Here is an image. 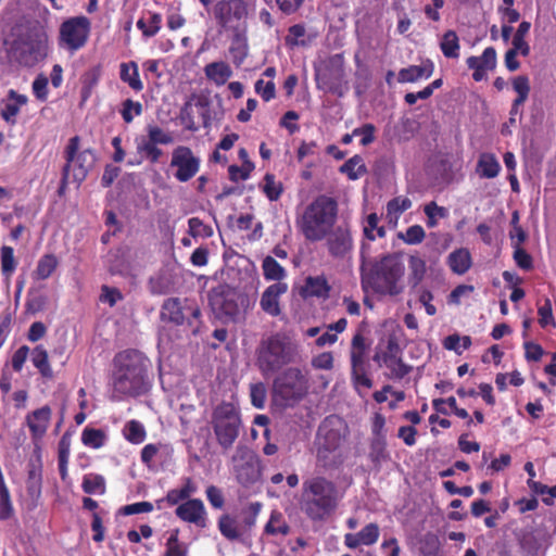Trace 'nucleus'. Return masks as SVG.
<instances>
[{"instance_id":"nucleus-1","label":"nucleus","mask_w":556,"mask_h":556,"mask_svg":"<svg viewBox=\"0 0 556 556\" xmlns=\"http://www.w3.org/2000/svg\"><path fill=\"white\" fill-rule=\"evenodd\" d=\"M112 399L138 396L148 389L150 361L138 350L128 349L117 353L113 359Z\"/></svg>"},{"instance_id":"nucleus-2","label":"nucleus","mask_w":556,"mask_h":556,"mask_svg":"<svg viewBox=\"0 0 556 556\" xmlns=\"http://www.w3.org/2000/svg\"><path fill=\"white\" fill-rule=\"evenodd\" d=\"M405 266L396 254H387L379 260L363 261L361 285L365 292L396 296L404 291Z\"/></svg>"},{"instance_id":"nucleus-3","label":"nucleus","mask_w":556,"mask_h":556,"mask_svg":"<svg viewBox=\"0 0 556 556\" xmlns=\"http://www.w3.org/2000/svg\"><path fill=\"white\" fill-rule=\"evenodd\" d=\"M337 214V201L327 195H318L305 207L296 220V226L307 241H321L332 229Z\"/></svg>"},{"instance_id":"nucleus-4","label":"nucleus","mask_w":556,"mask_h":556,"mask_svg":"<svg viewBox=\"0 0 556 556\" xmlns=\"http://www.w3.org/2000/svg\"><path fill=\"white\" fill-rule=\"evenodd\" d=\"M338 502V490L326 478L314 477L303 482L301 508L312 520H323L337 508Z\"/></svg>"},{"instance_id":"nucleus-5","label":"nucleus","mask_w":556,"mask_h":556,"mask_svg":"<svg viewBox=\"0 0 556 556\" xmlns=\"http://www.w3.org/2000/svg\"><path fill=\"white\" fill-rule=\"evenodd\" d=\"M208 305L220 321L239 323L250 305L248 296L236 288L220 283L207 292Z\"/></svg>"},{"instance_id":"nucleus-6","label":"nucleus","mask_w":556,"mask_h":556,"mask_svg":"<svg viewBox=\"0 0 556 556\" xmlns=\"http://www.w3.org/2000/svg\"><path fill=\"white\" fill-rule=\"evenodd\" d=\"M296 356L295 344L285 334L276 333L261 342L257 366L264 375L274 374L293 363Z\"/></svg>"},{"instance_id":"nucleus-7","label":"nucleus","mask_w":556,"mask_h":556,"mask_svg":"<svg viewBox=\"0 0 556 556\" xmlns=\"http://www.w3.org/2000/svg\"><path fill=\"white\" fill-rule=\"evenodd\" d=\"M201 309L188 298H168L161 305L160 319L174 326H188L193 334L199 332Z\"/></svg>"},{"instance_id":"nucleus-8","label":"nucleus","mask_w":556,"mask_h":556,"mask_svg":"<svg viewBox=\"0 0 556 556\" xmlns=\"http://www.w3.org/2000/svg\"><path fill=\"white\" fill-rule=\"evenodd\" d=\"M216 440L224 451L232 447L239 437L241 419L233 404L223 402L214 407L211 417Z\"/></svg>"},{"instance_id":"nucleus-9","label":"nucleus","mask_w":556,"mask_h":556,"mask_svg":"<svg viewBox=\"0 0 556 556\" xmlns=\"http://www.w3.org/2000/svg\"><path fill=\"white\" fill-rule=\"evenodd\" d=\"M308 382L299 368H288L273 384L274 400L281 406H291L307 393Z\"/></svg>"},{"instance_id":"nucleus-10","label":"nucleus","mask_w":556,"mask_h":556,"mask_svg":"<svg viewBox=\"0 0 556 556\" xmlns=\"http://www.w3.org/2000/svg\"><path fill=\"white\" fill-rule=\"evenodd\" d=\"M79 149V137L70 139L65 151L66 164L63 167L64 180L73 176V181L79 186L88 175L96 162V156L91 150H84L77 153Z\"/></svg>"},{"instance_id":"nucleus-11","label":"nucleus","mask_w":556,"mask_h":556,"mask_svg":"<svg viewBox=\"0 0 556 556\" xmlns=\"http://www.w3.org/2000/svg\"><path fill=\"white\" fill-rule=\"evenodd\" d=\"M317 87L326 92L343 97L349 90L345 80L344 59L341 54H334L326 64L325 68L316 74Z\"/></svg>"},{"instance_id":"nucleus-12","label":"nucleus","mask_w":556,"mask_h":556,"mask_svg":"<svg viewBox=\"0 0 556 556\" xmlns=\"http://www.w3.org/2000/svg\"><path fill=\"white\" fill-rule=\"evenodd\" d=\"M238 482L244 486L255 483L261 477L258 456L247 445H238L231 457Z\"/></svg>"},{"instance_id":"nucleus-13","label":"nucleus","mask_w":556,"mask_h":556,"mask_svg":"<svg viewBox=\"0 0 556 556\" xmlns=\"http://www.w3.org/2000/svg\"><path fill=\"white\" fill-rule=\"evenodd\" d=\"M247 15L248 5L244 0H219L214 7L215 20L226 31L237 33Z\"/></svg>"},{"instance_id":"nucleus-14","label":"nucleus","mask_w":556,"mask_h":556,"mask_svg":"<svg viewBox=\"0 0 556 556\" xmlns=\"http://www.w3.org/2000/svg\"><path fill=\"white\" fill-rule=\"evenodd\" d=\"M90 31V22L86 16H76L65 21L60 28L62 41L71 49L81 48Z\"/></svg>"},{"instance_id":"nucleus-15","label":"nucleus","mask_w":556,"mask_h":556,"mask_svg":"<svg viewBox=\"0 0 556 556\" xmlns=\"http://www.w3.org/2000/svg\"><path fill=\"white\" fill-rule=\"evenodd\" d=\"M325 239L329 254L337 260L348 257L354 247L351 229L348 224L332 227Z\"/></svg>"},{"instance_id":"nucleus-16","label":"nucleus","mask_w":556,"mask_h":556,"mask_svg":"<svg viewBox=\"0 0 556 556\" xmlns=\"http://www.w3.org/2000/svg\"><path fill=\"white\" fill-rule=\"evenodd\" d=\"M170 166L177 168L176 179L186 182L198 173L200 160L193 155L190 148L181 146L174 150Z\"/></svg>"},{"instance_id":"nucleus-17","label":"nucleus","mask_w":556,"mask_h":556,"mask_svg":"<svg viewBox=\"0 0 556 556\" xmlns=\"http://www.w3.org/2000/svg\"><path fill=\"white\" fill-rule=\"evenodd\" d=\"M176 515L181 520L194 523L200 528L206 527V511L204 504L199 498L188 500L176 508Z\"/></svg>"},{"instance_id":"nucleus-18","label":"nucleus","mask_w":556,"mask_h":556,"mask_svg":"<svg viewBox=\"0 0 556 556\" xmlns=\"http://www.w3.org/2000/svg\"><path fill=\"white\" fill-rule=\"evenodd\" d=\"M287 285L277 282L270 285L262 294L260 305L270 316H278L281 313L279 296L287 292Z\"/></svg>"},{"instance_id":"nucleus-19","label":"nucleus","mask_w":556,"mask_h":556,"mask_svg":"<svg viewBox=\"0 0 556 556\" xmlns=\"http://www.w3.org/2000/svg\"><path fill=\"white\" fill-rule=\"evenodd\" d=\"M379 534V526L371 522L357 533H346L344 535V543L349 548H356L359 545H372L378 541Z\"/></svg>"},{"instance_id":"nucleus-20","label":"nucleus","mask_w":556,"mask_h":556,"mask_svg":"<svg viewBox=\"0 0 556 556\" xmlns=\"http://www.w3.org/2000/svg\"><path fill=\"white\" fill-rule=\"evenodd\" d=\"M51 418V408L42 406L26 417V424L31 432L33 439L37 440L45 435Z\"/></svg>"},{"instance_id":"nucleus-21","label":"nucleus","mask_w":556,"mask_h":556,"mask_svg":"<svg viewBox=\"0 0 556 556\" xmlns=\"http://www.w3.org/2000/svg\"><path fill=\"white\" fill-rule=\"evenodd\" d=\"M434 65L430 60H426L421 65H410L399 72L400 83H415L418 79L429 78L433 74Z\"/></svg>"},{"instance_id":"nucleus-22","label":"nucleus","mask_w":556,"mask_h":556,"mask_svg":"<svg viewBox=\"0 0 556 556\" xmlns=\"http://www.w3.org/2000/svg\"><path fill=\"white\" fill-rule=\"evenodd\" d=\"M447 264L453 273L457 275L466 274L472 264L469 250L466 248L456 249L447 256Z\"/></svg>"},{"instance_id":"nucleus-23","label":"nucleus","mask_w":556,"mask_h":556,"mask_svg":"<svg viewBox=\"0 0 556 556\" xmlns=\"http://www.w3.org/2000/svg\"><path fill=\"white\" fill-rule=\"evenodd\" d=\"M501 169V165L492 153H482L477 162L476 172L481 178H495Z\"/></svg>"},{"instance_id":"nucleus-24","label":"nucleus","mask_w":556,"mask_h":556,"mask_svg":"<svg viewBox=\"0 0 556 556\" xmlns=\"http://www.w3.org/2000/svg\"><path fill=\"white\" fill-rule=\"evenodd\" d=\"M27 493L31 500L37 501L41 494L42 469L40 464L30 462L28 464Z\"/></svg>"},{"instance_id":"nucleus-25","label":"nucleus","mask_w":556,"mask_h":556,"mask_svg":"<svg viewBox=\"0 0 556 556\" xmlns=\"http://www.w3.org/2000/svg\"><path fill=\"white\" fill-rule=\"evenodd\" d=\"M329 292V286L324 277H307L305 285L301 288V295L307 296H327Z\"/></svg>"},{"instance_id":"nucleus-26","label":"nucleus","mask_w":556,"mask_h":556,"mask_svg":"<svg viewBox=\"0 0 556 556\" xmlns=\"http://www.w3.org/2000/svg\"><path fill=\"white\" fill-rule=\"evenodd\" d=\"M205 75L216 85H224L232 75L230 66L225 62H213L205 66Z\"/></svg>"},{"instance_id":"nucleus-27","label":"nucleus","mask_w":556,"mask_h":556,"mask_svg":"<svg viewBox=\"0 0 556 556\" xmlns=\"http://www.w3.org/2000/svg\"><path fill=\"white\" fill-rule=\"evenodd\" d=\"M121 79L128 84V86L135 91H141L143 84L139 78L138 65L136 62L122 63L121 64Z\"/></svg>"},{"instance_id":"nucleus-28","label":"nucleus","mask_w":556,"mask_h":556,"mask_svg":"<svg viewBox=\"0 0 556 556\" xmlns=\"http://www.w3.org/2000/svg\"><path fill=\"white\" fill-rule=\"evenodd\" d=\"M10 99H14L15 102H7L1 109V117L11 124H15L14 117L20 112V105L26 103L27 99L25 96L17 94L14 90L9 91Z\"/></svg>"},{"instance_id":"nucleus-29","label":"nucleus","mask_w":556,"mask_h":556,"mask_svg":"<svg viewBox=\"0 0 556 556\" xmlns=\"http://www.w3.org/2000/svg\"><path fill=\"white\" fill-rule=\"evenodd\" d=\"M339 170L340 173L345 174L351 180H356L367 173L363 157L359 155H354L349 159L340 166Z\"/></svg>"},{"instance_id":"nucleus-30","label":"nucleus","mask_w":556,"mask_h":556,"mask_svg":"<svg viewBox=\"0 0 556 556\" xmlns=\"http://www.w3.org/2000/svg\"><path fill=\"white\" fill-rule=\"evenodd\" d=\"M440 48L444 56L457 59L459 56V39L454 30H447L440 42Z\"/></svg>"},{"instance_id":"nucleus-31","label":"nucleus","mask_w":556,"mask_h":556,"mask_svg":"<svg viewBox=\"0 0 556 556\" xmlns=\"http://www.w3.org/2000/svg\"><path fill=\"white\" fill-rule=\"evenodd\" d=\"M262 268L267 280L280 281L286 276L285 268L271 256H266L263 260Z\"/></svg>"},{"instance_id":"nucleus-32","label":"nucleus","mask_w":556,"mask_h":556,"mask_svg":"<svg viewBox=\"0 0 556 556\" xmlns=\"http://www.w3.org/2000/svg\"><path fill=\"white\" fill-rule=\"evenodd\" d=\"M306 28L303 24H295L289 27L288 35L285 37V43L289 48L305 47L308 41L305 40Z\"/></svg>"},{"instance_id":"nucleus-33","label":"nucleus","mask_w":556,"mask_h":556,"mask_svg":"<svg viewBox=\"0 0 556 556\" xmlns=\"http://www.w3.org/2000/svg\"><path fill=\"white\" fill-rule=\"evenodd\" d=\"M31 362L43 377H52L53 374L49 365L48 353L41 345H38L33 350Z\"/></svg>"},{"instance_id":"nucleus-34","label":"nucleus","mask_w":556,"mask_h":556,"mask_svg":"<svg viewBox=\"0 0 556 556\" xmlns=\"http://www.w3.org/2000/svg\"><path fill=\"white\" fill-rule=\"evenodd\" d=\"M531 28L530 22L523 21L519 24L515 35L513 36L511 45L518 50H521V55L527 56L530 53V46L525 40Z\"/></svg>"},{"instance_id":"nucleus-35","label":"nucleus","mask_w":556,"mask_h":556,"mask_svg":"<svg viewBox=\"0 0 556 556\" xmlns=\"http://www.w3.org/2000/svg\"><path fill=\"white\" fill-rule=\"evenodd\" d=\"M369 457L375 464L387 460L389 455L387 452V442L384 435L374 437L370 443Z\"/></svg>"},{"instance_id":"nucleus-36","label":"nucleus","mask_w":556,"mask_h":556,"mask_svg":"<svg viewBox=\"0 0 556 556\" xmlns=\"http://www.w3.org/2000/svg\"><path fill=\"white\" fill-rule=\"evenodd\" d=\"M195 484L191 481L190 478H187L185 485L180 490L173 489L167 493L166 501L170 505H176L180 501L189 498L192 494L195 493Z\"/></svg>"},{"instance_id":"nucleus-37","label":"nucleus","mask_w":556,"mask_h":556,"mask_svg":"<svg viewBox=\"0 0 556 556\" xmlns=\"http://www.w3.org/2000/svg\"><path fill=\"white\" fill-rule=\"evenodd\" d=\"M83 491L87 494H104L105 480L100 475H86L81 483Z\"/></svg>"},{"instance_id":"nucleus-38","label":"nucleus","mask_w":556,"mask_h":556,"mask_svg":"<svg viewBox=\"0 0 556 556\" xmlns=\"http://www.w3.org/2000/svg\"><path fill=\"white\" fill-rule=\"evenodd\" d=\"M409 278L408 281L413 288L417 287L425 277L426 274V263L418 256L409 257Z\"/></svg>"},{"instance_id":"nucleus-39","label":"nucleus","mask_w":556,"mask_h":556,"mask_svg":"<svg viewBox=\"0 0 556 556\" xmlns=\"http://www.w3.org/2000/svg\"><path fill=\"white\" fill-rule=\"evenodd\" d=\"M99 80V72L96 68H92L86 72L81 77V91H80V104H84L91 96L92 89L98 84Z\"/></svg>"},{"instance_id":"nucleus-40","label":"nucleus","mask_w":556,"mask_h":556,"mask_svg":"<svg viewBox=\"0 0 556 556\" xmlns=\"http://www.w3.org/2000/svg\"><path fill=\"white\" fill-rule=\"evenodd\" d=\"M124 434L125 438L134 444L142 443L146 439L144 427L137 420H130L126 424Z\"/></svg>"},{"instance_id":"nucleus-41","label":"nucleus","mask_w":556,"mask_h":556,"mask_svg":"<svg viewBox=\"0 0 556 556\" xmlns=\"http://www.w3.org/2000/svg\"><path fill=\"white\" fill-rule=\"evenodd\" d=\"M424 212L427 216V226L433 228L438 225L439 218L447 217V210L443 206H439L437 202L431 201L424 207Z\"/></svg>"},{"instance_id":"nucleus-42","label":"nucleus","mask_w":556,"mask_h":556,"mask_svg":"<svg viewBox=\"0 0 556 556\" xmlns=\"http://www.w3.org/2000/svg\"><path fill=\"white\" fill-rule=\"evenodd\" d=\"M70 456V441L64 434L59 442V471L62 480L67 477V463Z\"/></svg>"},{"instance_id":"nucleus-43","label":"nucleus","mask_w":556,"mask_h":556,"mask_svg":"<svg viewBox=\"0 0 556 556\" xmlns=\"http://www.w3.org/2000/svg\"><path fill=\"white\" fill-rule=\"evenodd\" d=\"M104 432L100 429L86 428L81 434V441L85 445L99 448L104 443Z\"/></svg>"},{"instance_id":"nucleus-44","label":"nucleus","mask_w":556,"mask_h":556,"mask_svg":"<svg viewBox=\"0 0 556 556\" xmlns=\"http://www.w3.org/2000/svg\"><path fill=\"white\" fill-rule=\"evenodd\" d=\"M379 218L377 214H369L367 217V224L364 227V235L369 240H375L376 238H383L386 236L384 227L378 226Z\"/></svg>"},{"instance_id":"nucleus-45","label":"nucleus","mask_w":556,"mask_h":556,"mask_svg":"<svg viewBox=\"0 0 556 556\" xmlns=\"http://www.w3.org/2000/svg\"><path fill=\"white\" fill-rule=\"evenodd\" d=\"M264 193L270 201H277L280 198L283 190L281 182L276 181L275 176L271 174H266L264 177Z\"/></svg>"},{"instance_id":"nucleus-46","label":"nucleus","mask_w":556,"mask_h":556,"mask_svg":"<svg viewBox=\"0 0 556 556\" xmlns=\"http://www.w3.org/2000/svg\"><path fill=\"white\" fill-rule=\"evenodd\" d=\"M386 366L391 370V377L395 379H402L412 371V366L406 365L401 356L388 358Z\"/></svg>"},{"instance_id":"nucleus-47","label":"nucleus","mask_w":556,"mask_h":556,"mask_svg":"<svg viewBox=\"0 0 556 556\" xmlns=\"http://www.w3.org/2000/svg\"><path fill=\"white\" fill-rule=\"evenodd\" d=\"M179 530H174L166 542L165 556H187V548L179 543Z\"/></svg>"},{"instance_id":"nucleus-48","label":"nucleus","mask_w":556,"mask_h":556,"mask_svg":"<svg viewBox=\"0 0 556 556\" xmlns=\"http://www.w3.org/2000/svg\"><path fill=\"white\" fill-rule=\"evenodd\" d=\"M122 106L121 114L124 122L127 124L131 123L135 116H139L142 113V104L131 99H126Z\"/></svg>"},{"instance_id":"nucleus-49","label":"nucleus","mask_w":556,"mask_h":556,"mask_svg":"<svg viewBox=\"0 0 556 556\" xmlns=\"http://www.w3.org/2000/svg\"><path fill=\"white\" fill-rule=\"evenodd\" d=\"M218 528L222 534L229 540H236L239 538L236 521L228 515H223L219 518Z\"/></svg>"},{"instance_id":"nucleus-50","label":"nucleus","mask_w":556,"mask_h":556,"mask_svg":"<svg viewBox=\"0 0 556 556\" xmlns=\"http://www.w3.org/2000/svg\"><path fill=\"white\" fill-rule=\"evenodd\" d=\"M56 258L53 255H45L38 263L36 274L40 279H47L56 267Z\"/></svg>"},{"instance_id":"nucleus-51","label":"nucleus","mask_w":556,"mask_h":556,"mask_svg":"<svg viewBox=\"0 0 556 556\" xmlns=\"http://www.w3.org/2000/svg\"><path fill=\"white\" fill-rule=\"evenodd\" d=\"M148 140L155 144H169L174 141V138L169 132L164 131L159 126H149Z\"/></svg>"},{"instance_id":"nucleus-52","label":"nucleus","mask_w":556,"mask_h":556,"mask_svg":"<svg viewBox=\"0 0 556 556\" xmlns=\"http://www.w3.org/2000/svg\"><path fill=\"white\" fill-rule=\"evenodd\" d=\"M162 17L160 14L154 13L150 17V26H147V23L143 18H140L137 22V27L142 30L143 35L147 37L154 36L161 28Z\"/></svg>"},{"instance_id":"nucleus-53","label":"nucleus","mask_w":556,"mask_h":556,"mask_svg":"<svg viewBox=\"0 0 556 556\" xmlns=\"http://www.w3.org/2000/svg\"><path fill=\"white\" fill-rule=\"evenodd\" d=\"M425 237L426 232L420 225H413L406 229L404 235H400V238L407 244H418Z\"/></svg>"},{"instance_id":"nucleus-54","label":"nucleus","mask_w":556,"mask_h":556,"mask_svg":"<svg viewBox=\"0 0 556 556\" xmlns=\"http://www.w3.org/2000/svg\"><path fill=\"white\" fill-rule=\"evenodd\" d=\"M157 144L151 143L149 140H142L137 149L138 152L144 154L147 159H149L152 163H156L161 155L163 154L162 150L156 147Z\"/></svg>"},{"instance_id":"nucleus-55","label":"nucleus","mask_w":556,"mask_h":556,"mask_svg":"<svg viewBox=\"0 0 556 556\" xmlns=\"http://www.w3.org/2000/svg\"><path fill=\"white\" fill-rule=\"evenodd\" d=\"M15 268V260L13 249L3 247L1 249V270L5 276H10Z\"/></svg>"},{"instance_id":"nucleus-56","label":"nucleus","mask_w":556,"mask_h":556,"mask_svg":"<svg viewBox=\"0 0 556 556\" xmlns=\"http://www.w3.org/2000/svg\"><path fill=\"white\" fill-rule=\"evenodd\" d=\"M13 515V507L8 488L0 489V519L7 520Z\"/></svg>"},{"instance_id":"nucleus-57","label":"nucleus","mask_w":556,"mask_h":556,"mask_svg":"<svg viewBox=\"0 0 556 556\" xmlns=\"http://www.w3.org/2000/svg\"><path fill=\"white\" fill-rule=\"evenodd\" d=\"M255 91L264 101H270L276 96L275 84L273 81L265 83L263 79L256 80Z\"/></svg>"},{"instance_id":"nucleus-58","label":"nucleus","mask_w":556,"mask_h":556,"mask_svg":"<svg viewBox=\"0 0 556 556\" xmlns=\"http://www.w3.org/2000/svg\"><path fill=\"white\" fill-rule=\"evenodd\" d=\"M251 401L256 408H263L266 400V389L263 383H255L251 386Z\"/></svg>"},{"instance_id":"nucleus-59","label":"nucleus","mask_w":556,"mask_h":556,"mask_svg":"<svg viewBox=\"0 0 556 556\" xmlns=\"http://www.w3.org/2000/svg\"><path fill=\"white\" fill-rule=\"evenodd\" d=\"M278 9L285 15L296 13L304 4L305 0H274Z\"/></svg>"},{"instance_id":"nucleus-60","label":"nucleus","mask_w":556,"mask_h":556,"mask_svg":"<svg viewBox=\"0 0 556 556\" xmlns=\"http://www.w3.org/2000/svg\"><path fill=\"white\" fill-rule=\"evenodd\" d=\"M435 170L440 174L442 181L450 182L453 178L451 160L447 156L441 157L435 164Z\"/></svg>"},{"instance_id":"nucleus-61","label":"nucleus","mask_w":556,"mask_h":556,"mask_svg":"<svg viewBox=\"0 0 556 556\" xmlns=\"http://www.w3.org/2000/svg\"><path fill=\"white\" fill-rule=\"evenodd\" d=\"M514 260L516 264L522 269L529 270L533 267L531 255L521 247L515 248Z\"/></svg>"},{"instance_id":"nucleus-62","label":"nucleus","mask_w":556,"mask_h":556,"mask_svg":"<svg viewBox=\"0 0 556 556\" xmlns=\"http://www.w3.org/2000/svg\"><path fill=\"white\" fill-rule=\"evenodd\" d=\"M539 323L542 327H546L548 325H555L554 317H553V311H552V303L549 299H545L544 305L539 307Z\"/></svg>"},{"instance_id":"nucleus-63","label":"nucleus","mask_w":556,"mask_h":556,"mask_svg":"<svg viewBox=\"0 0 556 556\" xmlns=\"http://www.w3.org/2000/svg\"><path fill=\"white\" fill-rule=\"evenodd\" d=\"M479 65L485 70L492 71L496 66V51L493 47L486 48L481 56H478Z\"/></svg>"},{"instance_id":"nucleus-64","label":"nucleus","mask_w":556,"mask_h":556,"mask_svg":"<svg viewBox=\"0 0 556 556\" xmlns=\"http://www.w3.org/2000/svg\"><path fill=\"white\" fill-rule=\"evenodd\" d=\"M412 206L408 198H395L388 203L389 213L401 214Z\"/></svg>"}]
</instances>
